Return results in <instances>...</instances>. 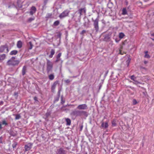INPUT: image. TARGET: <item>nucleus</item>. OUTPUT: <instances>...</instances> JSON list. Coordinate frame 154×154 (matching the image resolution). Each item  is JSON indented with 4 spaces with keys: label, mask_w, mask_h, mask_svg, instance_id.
<instances>
[{
    "label": "nucleus",
    "mask_w": 154,
    "mask_h": 154,
    "mask_svg": "<svg viewBox=\"0 0 154 154\" xmlns=\"http://www.w3.org/2000/svg\"><path fill=\"white\" fill-rule=\"evenodd\" d=\"M34 18H30L29 19L28 21L29 22H31L32 20H34Z\"/></svg>",
    "instance_id": "473e14b6"
},
{
    "label": "nucleus",
    "mask_w": 154,
    "mask_h": 154,
    "mask_svg": "<svg viewBox=\"0 0 154 154\" xmlns=\"http://www.w3.org/2000/svg\"><path fill=\"white\" fill-rule=\"evenodd\" d=\"M131 80H133L134 82L136 81V77H134V75H132L131 77Z\"/></svg>",
    "instance_id": "cd10ccee"
},
{
    "label": "nucleus",
    "mask_w": 154,
    "mask_h": 154,
    "mask_svg": "<svg viewBox=\"0 0 154 154\" xmlns=\"http://www.w3.org/2000/svg\"><path fill=\"white\" fill-rule=\"evenodd\" d=\"M17 53V51L16 50H13L10 53L11 55H16Z\"/></svg>",
    "instance_id": "a211bd4d"
},
{
    "label": "nucleus",
    "mask_w": 154,
    "mask_h": 154,
    "mask_svg": "<svg viewBox=\"0 0 154 154\" xmlns=\"http://www.w3.org/2000/svg\"><path fill=\"white\" fill-rule=\"evenodd\" d=\"M60 23V22L58 20H57L55 21L54 23V26H57Z\"/></svg>",
    "instance_id": "a878e982"
},
{
    "label": "nucleus",
    "mask_w": 154,
    "mask_h": 154,
    "mask_svg": "<svg viewBox=\"0 0 154 154\" xmlns=\"http://www.w3.org/2000/svg\"><path fill=\"white\" fill-rule=\"evenodd\" d=\"M137 103V100L135 99H134L133 100V104L134 105H135Z\"/></svg>",
    "instance_id": "7c9ffc66"
},
{
    "label": "nucleus",
    "mask_w": 154,
    "mask_h": 154,
    "mask_svg": "<svg viewBox=\"0 0 154 154\" xmlns=\"http://www.w3.org/2000/svg\"><path fill=\"white\" fill-rule=\"evenodd\" d=\"M6 55L3 54L0 55V61H2L4 60L6 58Z\"/></svg>",
    "instance_id": "4468645a"
},
{
    "label": "nucleus",
    "mask_w": 154,
    "mask_h": 154,
    "mask_svg": "<svg viewBox=\"0 0 154 154\" xmlns=\"http://www.w3.org/2000/svg\"><path fill=\"white\" fill-rule=\"evenodd\" d=\"M48 17H50L51 16V14H48Z\"/></svg>",
    "instance_id": "79ce46f5"
},
{
    "label": "nucleus",
    "mask_w": 154,
    "mask_h": 154,
    "mask_svg": "<svg viewBox=\"0 0 154 154\" xmlns=\"http://www.w3.org/2000/svg\"><path fill=\"white\" fill-rule=\"evenodd\" d=\"M152 39L154 41V39L152 38Z\"/></svg>",
    "instance_id": "49530a36"
},
{
    "label": "nucleus",
    "mask_w": 154,
    "mask_h": 154,
    "mask_svg": "<svg viewBox=\"0 0 154 154\" xmlns=\"http://www.w3.org/2000/svg\"><path fill=\"white\" fill-rule=\"evenodd\" d=\"M112 126L113 127L116 126V124L115 121L113 120L112 121Z\"/></svg>",
    "instance_id": "c85d7f7f"
},
{
    "label": "nucleus",
    "mask_w": 154,
    "mask_h": 154,
    "mask_svg": "<svg viewBox=\"0 0 154 154\" xmlns=\"http://www.w3.org/2000/svg\"><path fill=\"white\" fill-rule=\"evenodd\" d=\"M36 10V8L34 6H32L30 10L29 14L31 15H32L34 14Z\"/></svg>",
    "instance_id": "9d476101"
},
{
    "label": "nucleus",
    "mask_w": 154,
    "mask_h": 154,
    "mask_svg": "<svg viewBox=\"0 0 154 154\" xmlns=\"http://www.w3.org/2000/svg\"><path fill=\"white\" fill-rule=\"evenodd\" d=\"M101 126L102 128H108V124L107 122L104 123L103 122L101 124Z\"/></svg>",
    "instance_id": "ddd939ff"
},
{
    "label": "nucleus",
    "mask_w": 154,
    "mask_h": 154,
    "mask_svg": "<svg viewBox=\"0 0 154 154\" xmlns=\"http://www.w3.org/2000/svg\"><path fill=\"white\" fill-rule=\"evenodd\" d=\"M37 98L36 97H35L34 98V99L36 101L37 100Z\"/></svg>",
    "instance_id": "c9c22d12"
},
{
    "label": "nucleus",
    "mask_w": 154,
    "mask_h": 154,
    "mask_svg": "<svg viewBox=\"0 0 154 154\" xmlns=\"http://www.w3.org/2000/svg\"><path fill=\"white\" fill-rule=\"evenodd\" d=\"M148 51H146L145 52V57L147 58H149L150 56L149 55L147 54Z\"/></svg>",
    "instance_id": "bb28decb"
},
{
    "label": "nucleus",
    "mask_w": 154,
    "mask_h": 154,
    "mask_svg": "<svg viewBox=\"0 0 154 154\" xmlns=\"http://www.w3.org/2000/svg\"><path fill=\"white\" fill-rule=\"evenodd\" d=\"M61 34H59L58 35V36L59 37H60V36H61Z\"/></svg>",
    "instance_id": "58836bf2"
},
{
    "label": "nucleus",
    "mask_w": 154,
    "mask_h": 154,
    "mask_svg": "<svg viewBox=\"0 0 154 154\" xmlns=\"http://www.w3.org/2000/svg\"><path fill=\"white\" fill-rule=\"evenodd\" d=\"M83 112V111H81L78 110H74L72 112V114L76 116H80L81 115V113Z\"/></svg>",
    "instance_id": "6e6552de"
},
{
    "label": "nucleus",
    "mask_w": 154,
    "mask_h": 154,
    "mask_svg": "<svg viewBox=\"0 0 154 154\" xmlns=\"http://www.w3.org/2000/svg\"><path fill=\"white\" fill-rule=\"evenodd\" d=\"M79 110H85L88 108L86 104H82L79 105L77 107Z\"/></svg>",
    "instance_id": "423d86ee"
},
{
    "label": "nucleus",
    "mask_w": 154,
    "mask_h": 154,
    "mask_svg": "<svg viewBox=\"0 0 154 154\" xmlns=\"http://www.w3.org/2000/svg\"><path fill=\"white\" fill-rule=\"evenodd\" d=\"M47 71L48 72H49L53 68V64L49 60H47Z\"/></svg>",
    "instance_id": "7ed1b4c3"
},
{
    "label": "nucleus",
    "mask_w": 154,
    "mask_h": 154,
    "mask_svg": "<svg viewBox=\"0 0 154 154\" xmlns=\"http://www.w3.org/2000/svg\"><path fill=\"white\" fill-rule=\"evenodd\" d=\"M26 67L25 66H24L22 69V74L23 75H24L26 73Z\"/></svg>",
    "instance_id": "6ab92c4d"
},
{
    "label": "nucleus",
    "mask_w": 154,
    "mask_h": 154,
    "mask_svg": "<svg viewBox=\"0 0 154 154\" xmlns=\"http://www.w3.org/2000/svg\"><path fill=\"white\" fill-rule=\"evenodd\" d=\"M2 142V138H0V143H1Z\"/></svg>",
    "instance_id": "ea45409f"
},
{
    "label": "nucleus",
    "mask_w": 154,
    "mask_h": 154,
    "mask_svg": "<svg viewBox=\"0 0 154 154\" xmlns=\"http://www.w3.org/2000/svg\"><path fill=\"white\" fill-rule=\"evenodd\" d=\"M58 82L56 81V82H54V83L51 86V91H54V90L56 88V87L57 85V84H58Z\"/></svg>",
    "instance_id": "f8f14e48"
},
{
    "label": "nucleus",
    "mask_w": 154,
    "mask_h": 154,
    "mask_svg": "<svg viewBox=\"0 0 154 154\" xmlns=\"http://www.w3.org/2000/svg\"><path fill=\"white\" fill-rule=\"evenodd\" d=\"M79 12L80 14V16L83 14H85L86 13V9L85 8H81L79 10Z\"/></svg>",
    "instance_id": "9b49d317"
},
{
    "label": "nucleus",
    "mask_w": 154,
    "mask_h": 154,
    "mask_svg": "<svg viewBox=\"0 0 154 154\" xmlns=\"http://www.w3.org/2000/svg\"><path fill=\"white\" fill-rule=\"evenodd\" d=\"M116 42H118V41H117V40H116Z\"/></svg>",
    "instance_id": "c03bdc74"
},
{
    "label": "nucleus",
    "mask_w": 154,
    "mask_h": 154,
    "mask_svg": "<svg viewBox=\"0 0 154 154\" xmlns=\"http://www.w3.org/2000/svg\"><path fill=\"white\" fill-rule=\"evenodd\" d=\"M85 32V30H83L82 31V33H84Z\"/></svg>",
    "instance_id": "4c0bfd02"
},
{
    "label": "nucleus",
    "mask_w": 154,
    "mask_h": 154,
    "mask_svg": "<svg viewBox=\"0 0 154 154\" xmlns=\"http://www.w3.org/2000/svg\"><path fill=\"white\" fill-rule=\"evenodd\" d=\"M20 118V116L19 115H17L15 116L16 119H18Z\"/></svg>",
    "instance_id": "c756f323"
},
{
    "label": "nucleus",
    "mask_w": 154,
    "mask_h": 154,
    "mask_svg": "<svg viewBox=\"0 0 154 154\" xmlns=\"http://www.w3.org/2000/svg\"><path fill=\"white\" fill-rule=\"evenodd\" d=\"M17 142H14V143L12 144V146L13 148L14 149L16 147L17 145Z\"/></svg>",
    "instance_id": "393cba45"
},
{
    "label": "nucleus",
    "mask_w": 154,
    "mask_h": 154,
    "mask_svg": "<svg viewBox=\"0 0 154 154\" xmlns=\"http://www.w3.org/2000/svg\"><path fill=\"white\" fill-rule=\"evenodd\" d=\"M60 60V59H58L57 58V60H56L55 61V62H58V61H59Z\"/></svg>",
    "instance_id": "f704fd0d"
},
{
    "label": "nucleus",
    "mask_w": 154,
    "mask_h": 154,
    "mask_svg": "<svg viewBox=\"0 0 154 154\" xmlns=\"http://www.w3.org/2000/svg\"><path fill=\"white\" fill-rule=\"evenodd\" d=\"M57 154H66V152L63 149L60 148L57 150Z\"/></svg>",
    "instance_id": "1a4fd4ad"
},
{
    "label": "nucleus",
    "mask_w": 154,
    "mask_h": 154,
    "mask_svg": "<svg viewBox=\"0 0 154 154\" xmlns=\"http://www.w3.org/2000/svg\"><path fill=\"white\" fill-rule=\"evenodd\" d=\"M54 53L55 50L53 49H51V54L49 55V57L52 58Z\"/></svg>",
    "instance_id": "2eb2a0df"
},
{
    "label": "nucleus",
    "mask_w": 154,
    "mask_h": 154,
    "mask_svg": "<svg viewBox=\"0 0 154 154\" xmlns=\"http://www.w3.org/2000/svg\"><path fill=\"white\" fill-rule=\"evenodd\" d=\"M49 79L51 80H53L54 78V75L53 74H51L48 76Z\"/></svg>",
    "instance_id": "412c9836"
},
{
    "label": "nucleus",
    "mask_w": 154,
    "mask_h": 154,
    "mask_svg": "<svg viewBox=\"0 0 154 154\" xmlns=\"http://www.w3.org/2000/svg\"><path fill=\"white\" fill-rule=\"evenodd\" d=\"M147 63V61H145L144 62V63H145V64H146Z\"/></svg>",
    "instance_id": "a19ab883"
},
{
    "label": "nucleus",
    "mask_w": 154,
    "mask_h": 154,
    "mask_svg": "<svg viewBox=\"0 0 154 154\" xmlns=\"http://www.w3.org/2000/svg\"><path fill=\"white\" fill-rule=\"evenodd\" d=\"M61 53H59L57 55V58L58 59H60V57H61Z\"/></svg>",
    "instance_id": "2f4dec72"
},
{
    "label": "nucleus",
    "mask_w": 154,
    "mask_h": 154,
    "mask_svg": "<svg viewBox=\"0 0 154 154\" xmlns=\"http://www.w3.org/2000/svg\"><path fill=\"white\" fill-rule=\"evenodd\" d=\"M151 35L152 36H154V33L152 34H151Z\"/></svg>",
    "instance_id": "37998d69"
},
{
    "label": "nucleus",
    "mask_w": 154,
    "mask_h": 154,
    "mask_svg": "<svg viewBox=\"0 0 154 154\" xmlns=\"http://www.w3.org/2000/svg\"><path fill=\"white\" fill-rule=\"evenodd\" d=\"M15 57H12L10 60L8 61L7 64L10 66H14L17 65L19 63V61L18 60H15Z\"/></svg>",
    "instance_id": "f257e3e1"
},
{
    "label": "nucleus",
    "mask_w": 154,
    "mask_h": 154,
    "mask_svg": "<svg viewBox=\"0 0 154 154\" xmlns=\"http://www.w3.org/2000/svg\"><path fill=\"white\" fill-rule=\"evenodd\" d=\"M2 124L1 123H0V129H2Z\"/></svg>",
    "instance_id": "e433bc0d"
},
{
    "label": "nucleus",
    "mask_w": 154,
    "mask_h": 154,
    "mask_svg": "<svg viewBox=\"0 0 154 154\" xmlns=\"http://www.w3.org/2000/svg\"><path fill=\"white\" fill-rule=\"evenodd\" d=\"M32 143H29L25 145L24 146L25 150V151H28L32 148Z\"/></svg>",
    "instance_id": "0eeeda50"
},
{
    "label": "nucleus",
    "mask_w": 154,
    "mask_h": 154,
    "mask_svg": "<svg viewBox=\"0 0 154 154\" xmlns=\"http://www.w3.org/2000/svg\"><path fill=\"white\" fill-rule=\"evenodd\" d=\"M116 42H118V41H117V40H116Z\"/></svg>",
    "instance_id": "a18cd8bd"
},
{
    "label": "nucleus",
    "mask_w": 154,
    "mask_h": 154,
    "mask_svg": "<svg viewBox=\"0 0 154 154\" xmlns=\"http://www.w3.org/2000/svg\"><path fill=\"white\" fill-rule=\"evenodd\" d=\"M28 46L29 47V49H31L32 48L33 45L32 43V42H29L28 44Z\"/></svg>",
    "instance_id": "4be33fe9"
},
{
    "label": "nucleus",
    "mask_w": 154,
    "mask_h": 154,
    "mask_svg": "<svg viewBox=\"0 0 154 154\" xmlns=\"http://www.w3.org/2000/svg\"><path fill=\"white\" fill-rule=\"evenodd\" d=\"M66 125H70L71 124V120L68 119H66Z\"/></svg>",
    "instance_id": "f3484780"
},
{
    "label": "nucleus",
    "mask_w": 154,
    "mask_h": 154,
    "mask_svg": "<svg viewBox=\"0 0 154 154\" xmlns=\"http://www.w3.org/2000/svg\"><path fill=\"white\" fill-rule=\"evenodd\" d=\"M92 20L93 22V25L94 26V28L96 30V32H97L99 29L98 23L99 21V16L95 20H93L92 19Z\"/></svg>",
    "instance_id": "f03ea898"
},
{
    "label": "nucleus",
    "mask_w": 154,
    "mask_h": 154,
    "mask_svg": "<svg viewBox=\"0 0 154 154\" xmlns=\"http://www.w3.org/2000/svg\"><path fill=\"white\" fill-rule=\"evenodd\" d=\"M70 11L68 10H66L63 11L59 15V17L60 18H62L67 16L69 12Z\"/></svg>",
    "instance_id": "39448f33"
},
{
    "label": "nucleus",
    "mask_w": 154,
    "mask_h": 154,
    "mask_svg": "<svg viewBox=\"0 0 154 154\" xmlns=\"http://www.w3.org/2000/svg\"><path fill=\"white\" fill-rule=\"evenodd\" d=\"M2 124L5 125H8V123L4 119L2 121Z\"/></svg>",
    "instance_id": "b1692460"
},
{
    "label": "nucleus",
    "mask_w": 154,
    "mask_h": 154,
    "mask_svg": "<svg viewBox=\"0 0 154 154\" xmlns=\"http://www.w3.org/2000/svg\"><path fill=\"white\" fill-rule=\"evenodd\" d=\"M22 43L21 41H18L17 43V47L19 48H20L22 47Z\"/></svg>",
    "instance_id": "dca6fc26"
},
{
    "label": "nucleus",
    "mask_w": 154,
    "mask_h": 154,
    "mask_svg": "<svg viewBox=\"0 0 154 154\" xmlns=\"http://www.w3.org/2000/svg\"><path fill=\"white\" fill-rule=\"evenodd\" d=\"M122 14L125 15L127 14V11L125 8H123L122 10Z\"/></svg>",
    "instance_id": "aec40b11"
},
{
    "label": "nucleus",
    "mask_w": 154,
    "mask_h": 154,
    "mask_svg": "<svg viewBox=\"0 0 154 154\" xmlns=\"http://www.w3.org/2000/svg\"><path fill=\"white\" fill-rule=\"evenodd\" d=\"M124 36H125L124 34L122 32H121L119 33V38L120 39H122V38H123Z\"/></svg>",
    "instance_id": "5701e85b"
},
{
    "label": "nucleus",
    "mask_w": 154,
    "mask_h": 154,
    "mask_svg": "<svg viewBox=\"0 0 154 154\" xmlns=\"http://www.w3.org/2000/svg\"><path fill=\"white\" fill-rule=\"evenodd\" d=\"M133 83L135 85H137V84H141L140 83V82H138L136 80V81H135L134 82H133Z\"/></svg>",
    "instance_id": "72a5a7b5"
},
{
    "label": "nucleus",
    "mask_w": 154,
    "mask_h": 154,
    "mask_svg": "<svg viewBox=\"0 0 154 154\" xmlns=\"http://www.w3.org/2000/svg\"><path fill=\"white\" fill-rule=\"evenodd\" d=\"M9 51L7 45L2 46L0 47V53H7Z\"/></svg>",
    "instance_id": "20e7f679"
}]
</instances>
